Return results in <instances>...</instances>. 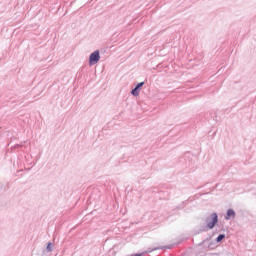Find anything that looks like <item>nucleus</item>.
<instances>
[{"mask_svg": "<svg viewBox=\"0 0 256 256\" xmlns=\"http://www.w3.org/2000/svg\"><path fill=\"white\" fill-rule=\"evenodd\" d=\"M131 93L134 95V97H137L139 95V88L135 87Z\"/></svg>", "mask_w": 256, "mask_h": 256, "instance_id": "20e7f679", "label": "nucleus"}, {"mask_svg": "<svg viewBox=\"0 0 256 256\" xmlns=\"http://www.w3.org/2000/svg\"><path fill=\"white\" fill-rule=\"evenodd\" d=\"M99 59H101V56L99 55V50H96L90 55V65H95L96 63H99Z\"/></svg>", "mask_w": 256, "mask_h": 256, "instance_id": "f03ea898", "label": "nucleus"}, {"mask_svg": "<svg viewBox=\"0 0 256 256\" xmlns=\"http://www.w3.org/2000/svg\"><path fill=\"white\" fill-rule=\"evenodd\" d=\"M51 243H48V245H47V249H48V251H51Z\"/></svg>", "mask_w": 256, "mask_h": 256, "instance_id": "0eeeda50", "label": "nucleus"}, {"mask_svg": "<svg viewBox=\"0 0 256 256\" xmlns=\"http://www.w3.org/2000/svg\"><path fill=\"white\" fill-rule=\"evenodd\" d=\"M223 239H225V234H220V235L216 238V241H217V243H220V241H223Z\"/></svg>", "mask_w": 256, "mask_h": 256, "instance_id": "39448f33", "label": "nucleus"}, {"mask_svg": "<svg viewBox=\"0 0 256 256\" xmlns=\"http://www.w3.org/2000/svg\"><path fill=\"white\" fill-rule=\"evenodd\" d=\"M219 221V218L217 216V213L211 214L207 219H206V227L207 229H213L215 225H217Z\"/></svg>", "mask_w": 256, "mask_h": 256, "instance_id": "f257e3e1", "label": "nucleus"}, {"mask_svg": "<svg viewBox=\"0 0 256 256\" xmlns=\"http://www.w3.org/2000/svg\"><path fill=\"white\" fill-rule=\"evenodd\" d=\"M231 217H235V211L233 209H229L227 211L226 219L229 220V219H231Z\"/></svg>", "mask_w": 256, "mask_h": 256, "instance_id": "7ed1b4c3", "label": "nucleus"}, {"mask_svg": "<svg viewBox=\"0 0 256 256\" xmlns=\"http://www.w3.org/2000/svg\"><path fill=\"white\" fill-rule=\"evenodd\" d=\"M142 85H145V83H144V82L138 83L137 86H136V88H137V89H141Z\"/></svg>", "mask_w": 256, "mask_h": 256, "instance_id": "423d86ee", "label": "nucleus"}]
</instances>
